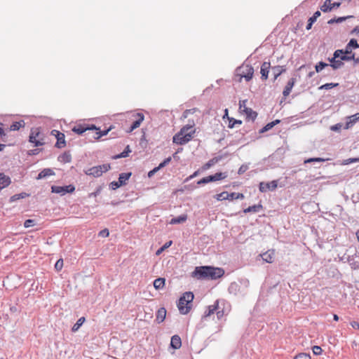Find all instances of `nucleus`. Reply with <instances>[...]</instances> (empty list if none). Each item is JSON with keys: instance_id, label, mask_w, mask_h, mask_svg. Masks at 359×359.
<instances>
[{"instance_id": "38", "label": "nucleus", "mask_w": 359, "mask_h": 359, "mask_svg": "<svg viewBox=\"0 0 359 359\" xmlns=\"http://www.w3.org/2000/svg\"><path fill=\"white\" fill-rule=\"evenodd\" d=\"M198 111V109L197 108H193V109H187L184 111L183 114H182V118H188L191 114H194V113Z\"/></svg>"}, {"instance_id": "2", "label": "nucleus", "mask_w": 359, "mask_h": 359, "mask_svg": "<svg viewBox=\"0 0 359 359\" xmlns=\"http://www.w3.org/2000/svg\"><path fill=\"white\" fill-rule=\"evenodd\" d=\"M194 298V295L191 292H184L180 298L177 304V308L181 314L186 315L189 313L192 307Z\"/></svg>"}, {"instance_id": "7", "label": "nucleus", "mask_w": 359, "mask_h": 359, "mask_svg": "<svg viewBox=\"0 0 359 359\" xmlns=\"http://www.w3.org/2000/svg\"><path fill=\"white\" fill-rule=\"evenodd\" d=\"M130 119L133 123L130 127L126 130V132L129 133L140 126L144 119V116L142 113H135L131 115Z\"/></svg>"}, {"instance_id": "32", "label": "nucleus", "mask_w": 359, "mask_h": 359, "mask_svg": "<svg viewBox=\"0 0 359 359\" xmlns=\"http://www.w3.org/2000/svg\"><path fill=\"white\" fill-rule=\"evenodd\" d=\"M72 160V156L69 153H64L58 157V161L63 163H69Z\"/></svg>"}, {"instance_id": "36", "label": "nucleus", "mask_w": 359, "mask_h": 359, "mask_svg": "<svg viewBox=\"0 0 359 359\" xmlns=\"http://www.w3.org/2000/svg\"><path fill=\"white\" fill-rule=\"evenodd\" d=\"M214 197L218 201L228 200V192L223 191L220 194H216Z\"/></svg>"}, {"instance_id": "47", "label": "nucleus", "mask_w": 359, "mask_h": 359, "mask_svg": "<svg viewBox=\"0 0 359 359\" xmlns=\"http://www.w3.org/2000/svg\"><path fill=\"white\" fill-rule=\"evenodd\" d=\"M62 267H63V260H62V259H60L56 262V263L55 264V269L56 271H60V270H62Z\"/></svg>"}, {"instance_id": "56", "label": "nucleus", "mask_w": 359, "mask_h": 359, "mask_svg": "<svg viewBox=\"0 0 359 359\" xmlns=\"http://www.w3.org/2000/svg\"><path fill=\"white\" fill-rule=\"evenodd\" d=\"M99 235L102 237H107L109 235V230L107 229H103L100 231Z\"/></svg>"}, {"instance_id": "40", "label": "nucleus", "mask_w": 359, "mask_h": 359, "mask_svg": "<svg viewBox=\"0 0 359 359\" xmlns=\"http://www.w3.org/2000/svg\"><path fill=\"white\" fill-rule=\"evenodd\" d=\"M340 53H342L341 50L339 49V50H337L334 51V56L331 59H329V60L331 63L330 65H333L334 63V62H336V60L339 57Z\"/></svg>"}, {"instance_id": "34", "label": "nucleus", "mask_w": 359, "mask_h": 359, "mask_svg": "<svg viewBox=\"0 0 359 359\" xmlns=\"http://www.w3.org/2000/svg\"><path fill=\"white\" fill-rule=\"evenodd\" d=\"M262 208V205H254L252 206L248 207V208L244 210L245 213L248 212H257Z\"/></svg>"}, {"instance_id": "62", "label": "nucleus", "mask_w": 359, "mask_h": 359, "mask_svg": "<svg viewBox=\"0 0 359 359\" xmlns=\"http://www.w3.org/2000/svg\"><path fill=\"white\" fill-rule=\"evenodd\" d=\"M244 195L241 193H236V198L235 199H243Z\"/></svg>"}, {"instance_id": "48", "label": "nucleus", "mask_w": 359, "mask_h": 359, "mask_svg": "<svg viewBox=\"0 0 359 359\" xmlns=\"http://www.w3.org/2000/svg\"><path fill=\"white\" fill-rule=\"evenodd\" d=\"M325 161L324 158H310L304 161V163H311V162H323Z\"/></svg>"}, {"instance_id": "26", "label": "nucleus", "mask_w": 359, "mask_h": 359, "mask_svg": "<svg viewBox=\"0 0 359 359\" xmlns=\"http://www.w3.org/2000/svg\"><path fill=\"white\" fill-rule=\"evenodd\" d=\"M165 284V279L163 278H158L154 280V287L156 290L163 289Z\"/></svg>"}, {"instance_id": "22", "label": "nucleus", "mask_w": 359, "mask_h": 359, "mask_svg": "<svg viewBox=\"0 0 359 359\" xmlns=\"http://www.w3.org/2000/svg\"><path fill=\"white\" fill-rule=\"evenodd\" d=\"M170 346L174 349H179L182 346L181 338L178 335H174L171 337Z\"/></svg>"}, {"instance_id": "54", "label": "nucleus", "mask_w": 359, "mask_h": 359, "mask_svg": "<svg viewBox=\"0 0 359 359\" xmlns=\"http://www.w3.org/2000/svg\"><path fill=\"white\" fill-rule=\"evenodd\" d=\"M209 182H210V177H209V176H208V177H205L202 178L201 180H200L197 182V184H207V183H209Z\"/></svg>"}, {"instance_id": "63", "label": "nucleus", "mask_w": 359, "mask_h": 359, "mask_svg": "<svg viewBox=\"0 0 359 359\" xmlns=\"http://www.w3.org/2000/svg\"><path fill=\"white\" fill-rule=\"evenodd\" d=\"M172 244V241H169L168 243H166L162 248L161 250H163L164 249L168 248Z\"/></svg>"}, {"instance_id": "12", "label": "nucleus", "mask_w": 359, "mask_h": 359, "mask_svg": "<svg viewBox=\"0 0 359 359\" xmlns=\"http://www.w3.org/2000/svg\"><path fill=\"white\" fill-rule=\"evenodd\" d=\"M278 187L276 180H273L270 182H260L259 184V189L261 192H266L268 190H275Z\"/></svg>"}, {"instance_id": "60", "label": "nucleus", "mask_w": 359, "mask_h": 359, "mask_svg": "<svg viewBox=\"0 0 359 359\" xmlns=\"http://www.w3.org/2000/svg\"><path fill=\"white\" fill-rule=\"evenodd\" d=\"M118 184H119V181H118V182H112L111 183L112 189H116V188H118V187L121 186V185H118Z\"/></svg>"}, {"instance_id": "39", "label": "nucleus", "mask_w": 359, "mask_h": 359, "mask_svg": "<svg viewBox=\"0 0 359 359\" xmlns=\"http://www.w3.org/2000/svg\"><path fill=\"white\" fill-rule=\"evenodd\" d=\"M339 85V83H325L324 85H322L319 87L320 90H330L334 87H336Z\"/></svg>"}, {"instance_id": "20", "label": "nucleus", "mask_w": 359, "mask_h": 359, "mask_svg": "<svg viewBox=\"0 0 359 359\" xmlns=\"http://www.w3.org/2000/svg\"><path fill=\"white\" fill-rule=\"evenodd\" d=\"M171 161V158L168 157L165 158L162 163L159 164L158 167L154 168L153 170H150L148 172V177H152L157 171H158L161 168L165 166L167 164H168Z\"/></svg>"}, {"instance_id": "58", "label": "nucleus", "mask_w": 359, "mask_h": 359, "mask_svg": "<svg viewBox=\"0 0 359 359\" xmlns=\"http://www.w3.org/2000/svg\"><path fill=\"white\" fill-rule=\"evenodd\" d=\"M236 193L233 192L231 194L228 193V200L229 201H233L236 198Z\"/></svg>"}, {"instance_id": "25", "label": "nucleus", "mask_w": 359, "mask_h": 359, "mask_svg": "<svg viewBox=\"0 0 359 359\" xmlns=\"http://www.w3.org/2000/svg\"><path fill=\"white\" fill-rule=\"evenodd\" d=\"M227 177L226 172H217L213 175H209L210 182L219 181L225 179Z\"/></svg>"}, {"instance_id": "17", "label": "nucleus", "mask_w": 359, "mask_h": 359, "mask_svg": "<svg viewBox=\"0 0 359 359\" xmlns=\"http://www.w3.org/2000/svg\"><path fill=\"white\" fill-rule=\"evenodd\" d=\"M358 120L359 113H356L352 116H347L345 128L348 129L351 128Z\"/></svg>"}, {"instance_id": "28", "label": "nucleus", "mask_w": 359, "mask_h": 359, "mask_svg": "<svg viewBox=\"0 0 359 359\" xmlns=\"http://www.w3.org/2000/svg\"><path fill=\"white\" fill-rule=\"evenodd\" d=\"M187 219V215H182L177 217L172 218L170 224H180L186 222Z\"/></svg>"}, {"instance_id": "5", "label": "nucleus", "mask_w": 359, "mask_h": 359, "mask_svg": "<svg viewBox=\"0 0 359 359\" xmlns=\"http://www.w3.org/2000/svg\"><path fill=\"white\" fill-rule=\"evenodd\" d=\"M29 142L34 144V147L42 146L45 144L43 135L41 133L39 128H35L31 130Z\"/></svg>"}, {"instance_id": "11", "label": "nucleus", "mask_w": 359, "mask_h": 359, "mask_svg": "<svg viewBox=\"0 0 359 359\" xmlns=\"http://www.w3.org/2000/svg\"><path fill=\"white\" fill-rule=\"evenodd\" d=\"M191 276L197 279H208V266H196Z\"/></svg>"}, {"instance_id": "43", "label": "nucleus", "mask_w": 359, "mask_h": 359, "mask_svg": "<svg viewBox=\"0 0 359 359\" xmlns=\"http://www.w3.org/2000/svg\"><path fill=\"white\" fill-rule=\"evenodd\" d=\"M348 47L351 48V49L359 48V43H358L357 40L355 39H351L350 41L347 43Z\"/></svg>"}, {"instance_id": "10", "label": "nucleus", "mask_w": 359, "mask_h": 359, "mask_svg": "<svg viewBox=\"0 0 359 359\" xmlns=\"http://www.w3.org/2000/svg\"><path fill=\"white\" fill-rule=\"evenodd\" d=\"M75 190L74 186L69 184L67 186H52L51 191L53 193L60 194L61 196L65 195L67 193H72Z\"/></svg>"}, {"instance_id": "64", "label": "nucleus", "mask_w": 359, "mask_h": 359, "mask_svg": "<svg viewBox=\"0 0 359 359\" xmlns=\"http://www.w3.org/2000/svg\"><path fill=\"white\" fill-rule=\"evenodd\" d=\"M316 19H317L318 17L320 16V12L317 11L316 12L314 13L313 15Z\"/></svg>"}, {"instance_id": "19", "label": "nucleus", "mask_w": 359, "mask_h": 359, "mask_svg": "<svg viewBox=\"0 0 359 359\" xmlns=\"http://www.w3.org/2000/svg\"><path fill=\"white\" fill-rule=\"evenodd\" d=\"M11 182V178L8 176L4 173H0V191L8 187Z\"/></svg>"}, {"instance_id": "14", "label": "nucleus", "mask_w": 359, "mask_h": 359, "mask_svg": "<svg viewBox=\"0 0 359 359\" xmlns=\"http://www.w3.org/2000/svg\"><path fill=\"white\" fill-rule=\"evenodd\" d=\"M219 309V300H216L212 305H210L207 307V310L205 311L203 318L205 319L210 317L211 315L215 313Z\"/></svg>"}, {"instance_id": "23", "label": "nucleus", "mask_w": 359, "mask_h": 359, "mask_svg": "<svg viewBox=\"0 0 359 359\" xmlns=\"http://www.w3.org/2000/svg\"><path fill=\"white\" fill-rule=\"evenodd\" d=\"M166 310L165 308H160L156 313V320L158 323H161L164 321L166 317Z\"/></svg>"}, {"instance_id": "33", "label": "nucleus", "mask_w": 359, "mask_h": 359, "mask_svg": "<svg viewBox=\"0 0 359 359\" xmlns=\"http://www.w3.org/2000/svg\"><path fill=\"white\" fill-rule=\"evenodd\" d=\"M86 318L84 317H81L76 323L73 325L72 328V332H76L79 330L80 327L85 323Z\"/></svg>"}, {"instance_id": "57", "label": "nucleus", "mask_w": 359, "mask_h": 359, "mask_svg": "<svg viewBox=\"0 0 359 359\" xmlns=\"http://www.w3.org/2000/svg\"><path fill=\"white\" fill-rule=\"evenodd\" d=\"M199 174V170L195 171L192 175H191L189 177H188L185 182H188L189 180L196 177Z\"/></svg>"}, {"instance_id": "24", "label": "nucleus", "mask_w": 359, "mask_h": 359, "mask_svg": "<svg viewBox=\"0 0 359 359\" xmlns=\"http://www.w3.org/2000/svg\"><path fill=\"white\" fill-rule=\"evenodd\" d=\"M25 123L23 120H20L19 121H15V122H13L8 130L9 131H15V130H18L20 128H24L25 127Z\"/></svg>"}, {"instance_id": "52", "label": "nucleus", "mask_w": 359, "mask_h": 359, "mask_svg": "<svg viewBox=\"0 0 359 359\" xmlns=\"http://www.w3.org/2000/svg\"><path fill=\"white\" fill-rule=\"evenodd\" d=\"M241 124L242 123V121H238V120H233V118L230 119L229 121V127L230 128H233L235 124Z\"/></svg>"}, {"instance_id": "51", "label": "nucleus", "mask_w": 359, "mask_h": 359, "mask_svg": "<svg viewBox=\"0 0 359 359\" xmlns=\"http://www.w3.org/2000/svg\"><path fill=\"white\" fill-rule=\"evenodd\" d=\"M34 224L35 223H34V219H29L25 220V222L24 223V226L25 228H29V227L33 226L34 225Z\"/></svg>"}, {"instance_id": "53", "label": "nucleus", "mask_w": 359, "mask_h": 359, "mask_svg": "<svg viewBox=\"0 0 359 359\" xmlns=\"http://www.w3.org/2000/svg\"><path fill=\"white\" fill-rule=\"evenodd\" d=\"M215 313H216L217 318L218 320L222 318L224 316V310L223 309L219 310V308L218 309L217 311H215Z\"/></svg>"}, {"instance_id": "29", "label": "nucleus", "mask_w": 359, "mask_h": 359, "mask_svg": "<svg viewBox=\"0 0 359 359\" xmlns=\"http://www.w3.org/2000/svg\"><path fill=\"white\" fill-rule=\"evenodd\" d=\"M320 10L323 13L330 12L332 10L331 0H325L324 4L320 6Z\"/></svg>"}, {"instance_id": "30", "label": "nucleus", "mask_w": 359, "mask_h": 359, "mask_svg": "<svg viewBox=\"0 0 359 359\" xmlns=\"http://www.w3.org/2000/svg\"><path fill=\"white\" fill-rule=\"evenodd\" d=\"M280 123V120H275L272 122H270L269 123H267L264 128H262L259 133H265L269 130H271L273 126H275L276 124L279 123Z\"/></svg>"}, {"instance_id": "1", "label": "nucleus", "mask_w": 359, "mask_h": 359, "mask_svg": "<svg viewBox=\"0 0 359 359\" xmlns=\"http://www.w3.org/2000/svg\"><path fill=\"white\" fill-rule=\"evenodd\" d=\"M194 121L183 126L172 137V142L177 144L183 145L188 143L196 133Z\"/></svg>"}, {"instance_id": "61", "label": "nucleus", "mask_w": 359, "mask_h": 359, "mask_svg": "<svg viewBox=\"0 0 359 359\" xmlns=\"http://www.w3.org/2000/svg\"><path fill=\"white\" fill-rule=\"evenodd\" d=\"M0 135L1 137L3 136H5L6 135V133L3 129V123H0Z\"/></svg>"}, {"instance_id": "44", "label": "nucleus", "mask_w": 359, "mask_h": 359, "mask_svg": "<svg viewBox=\"0 0 359 359\" xmlns=\"http://www.w3.org/2000/svg\"><path fill=\"white\" fill-rule=\"evenodd\" d=\"M26 196V194L25 193H21V194H15L13 196H12L10 198V201L11 202H13V201H15L17 200H19L20 198H25Z\"/></svg>"}, {"instance_id": "50", "label": "nucleus", "mask_w": 359, "mask_h": 359, "mask_svg": "<svg viewBox=\"0 0 359 359\" xmlns=\"http://www.w3.org/2000/svg\"><path fill=\"white\" fill-rule=\"evenodd\" d=\"M355 162H359V157L358 158H351L344 160L343 164L348 165L349 163H355Z\"/></svg>"}, {"instance_id": "49", "label": "nucleus", "mask_w": 359, "mask_h": 359, "mask_svg": "<svg viewBox=\"0 0 359 359\" xmlns=\"http://www.w3.org/2000/svg\"><path fill=\"white\" fill-rule=\"evenodd\" d=\"M312 351L314 355H320L323 352V349L319 346H314L312 348Z\"/></svg>"}, {"instance_id": "16", "label": "nucleus", "mask_w": 359, "mask_h": 359, "mask_svg": "<svg viewBox=\"0 0 359 359\" xmlns=\"http://www.w3.org/2000/svg\"><path fill=\"white\" fill-rule=\"evenodd\" d=\"M271 67L270 62H264L261 66L260 73L262 74V79L266 80L268 79V74L269 72V69Z\"/></svg>"}, {"instance_id": "42", "label": "nucleus", "mask_w": 359, "mask_h": 359, "mask_svg": "<svg viewBox=\"0 0 359 359\" xmlns=\"http://www.w3.org/2000/svg\"><path fill=\"white\" fill-rule=\"evenodd\" d=\"M294 359H311L309 354L306 353H300L294 357Z\"/></svg>"}, {"instance_id": "4", "label": "nucleus", "mask_w": 359, "mask_h": 359, "mask_svg": "<svg viewBox=\"0 0 359 359\" xmlns=\"http://www.w3.org/2000/svg\"><path fill=\"white\" fill-rule=\"evenodd\" d=\"M113 128L112 126H110L107 130H100L98 128H96L95 126L92 125L91 126H85L83 125H78L74 126L72 128V131L78 135H81L83 133H85L86 130H96L95 135L93 136V137L95 140H99L101 137L107 135L109 131H110Z\"/></svg>"}, {"instance_id": "8", "label": "nucleus", "mask_w": 359, "mask_h": 359, "mask_svg": "<svg viewBox=\"0 0 359 359\" xmlns=\"http://www.w3.org/2000/svg\"><path fill=\"white\" fill-rule=\"evenodd\" d=\"M247 100H241L239 102V109L241 112L245 114L246 118L254 120L256 118L257 114L253 111L251 108H248L246 106Z\"/></svg>"}, {"instance_id": "35", "label": "nucleus", "mask_w": 359, "mask_h": 359, "mask_svg": "<svg viewBox=\"0 0 359 359\" xmlns=\"http://www.w3.org/2000/svg\"><path fill=\"white\" fill-rule=\"evenodd\" d=\"M274 72V79L276 80L282 73L285 72V69L281 66H276L273 68Z\"/></svg>"}, {"instance_id": "41", "label": "nucleus", "mask_w": 359, "mask_h": 359, "mask_svg": "<svg viewBox=\"0 0 359 359\" xmlns=\"http://www.w3.org/2000/svg\"><path fill=\"white\" fill-rule=\"evenodd\" d=\"M328 66V64L325 63V62H318L316 67H315V69H316V72H320V71H322L325 67H327Z\"/></svg>"}, {"instance_id": "9", "label": "nucleus", "mask_w": 359, "mask_h": 359, "mask_svg": "<svg viewBox=\"0 0 359 359\" xmlns=\"http://www.w3.org/2000/svg\"><path fill=\"white\" fill-rule=\"evenodd\" d=\"M224 274L223 269L208 266V279L216 280L223 276Z\"/></svg>"}, {"instance_id": "18", "label": "nucleus", "mask_w": 359, "mask_h": 359, "mask_svg": "<svg viewBox=\"0 0 359 359\" xmlns=\"http://www.w3.org/2000/svg\"><path fill=\"white\" fill-rule=\"evenodd\" d=\"M260 255L264 262L273 263L274 261L275 251L273 250H268Z\"/></svg>"}, {"instance_id": "45", "label": "nucleus", "mask_w": 359, "mask_h": 359, "mask_svg": "<svg viewBox=\"0 0 359 359\" xmlns=\"http://www.w3.org/2000/svg\"><path fill=\"white\" fill-rule=\"evenodd\" d=\"M130 152V149L129 148V146H127L126 149L123 152H121L120 154H118L116 156V158H125L128 156V154Z\"/></svg>"}, {"instance_id": "13", "label": "nucleus", "mask_w": 359, "mask_h": 359, "mask_svg": "<svg viewBox=\"0 0 359 359\" xmlns=\"http://www.w3.org/2000/svg\"><path fill=\"white\" fill-rule=\"evenodd\" d=\"M51 133L55 136L57 138V142L55 144V147L57 148H63L66 145L65 135L62 133H60L58 130H53Z\"/></svg>"}, {"instance_id": "27", "label": "nucleus", "mask_w": 359, "mask_h": 359, "mask_svg": "<svg viewBox=\"0 0 359 359\" xmlns=\"http://www.w3.org/2000/svg\"><path fill=\"white\" fill-rule=\"evenodd\" d=\"M54 172L50 168L43 169L42 171L39 172L38 177H36L38 180L42 179L48 176L53 175Z\"/></svg>"}, {"instance_id": "59", "label": "nucleus", "mask_w": 359, "mask_h": 359, "mask_svg": "<svg viewBox=\"0 0 359 359\" xmlns=\"http://www.w3.org/2000/svg\"><path fill=\"white\" fill-rule=\"evenodd\" d=\"M351 325L353 328L359 330V323L358 322L353 321L351 323Z\"/></svg>"}, {"instance_id": "21", "label": "nucleus", "mask_w": 359, "mask_h": 359, "mask_svg": "<svg viewBox=\"0 0 359 359\" xmlns=\"http://www.w3.org/2000/svg\"><path fill=\"white\" fill-rule=\"evenodd\" d=\"M294 83H295L294 78L290 79V81L287 82V83L285 86V87L283 90V95L285 97H287L290 95L293 86H294Z\"/></svg>"}, {"instance_id": "6", "label": "nucleus", "mask_w": 359, "mask_h": 359, "mask_svg": "<svg viewBox=\"0 0 359 359\" xmlns=\"http://www.w3.org/2000/svg\"><path fill=\"white\" fill-rule=\"evenodd\" d=\"M110 168L109 164H104L102 165H97L92 167L85 171V173L88 175H92L95 177H98L102 175V173L107 172Z\"/></svg>"}, {"instance_id": "46", "label": "nucleus", "mask_w": 359, "mask_h": 359, "mask_svg": "<svg viewBox=\"0 0 359 359\" xmlns=\"http://www.w3.org/2000/svg\"><path fill=\"white\" fill-rule=\"evenodd\" d=\"M343 60H339V58L334 62L333 65H330V66L334 69H337L340 67H341L344 65V63L342 62Z\"/></svg>"}, {"instance_id": "37", "label": "nucleus", "mask_w": 359, "mask_h": 359, "mask_svg": "<svg viewBox=\"0 0 359 359\" xmlns=\"http://www.w3.org/2000/svg\"><path fill=\"white\" fill-rule=\"evenodd\" d=\"M217 162V158H212L203 165L202 169L203 170H208L210 167H212L213 165H215Z\"/></svg>"}, {"instance_id": "3", "label": "nucleus", "mask_w": 359, "mask_h": 359, "mask_svg": "<svg viewBox=\"0 0 359 359\" xmlns=\"http://www.w3.org/2000/svg\"><path fill=\"white\" fill-rule=\"evenodd\" d=\"M254 74L253 67L248 64H243L236 70L235 77L238 82H241L243 79L246 81H250Z\"/></svg>"}, {"instance_id": "31", "label": "nucleus", "mask_w": 359, "mask_h": 359, "mask_svg": "<svg viewBox=\"0 0 359 359\" xmlns=\"http://www.w3.org/2000/svg\"><path fill=\"white\" fill-rule=\"evenodd\" d=\"M131 175L130 172H123L120 174L118 177L119 184L118 185H123L126 184V181L128 180Z\"/></svg>"}, {"instance_id": "55", "label": "nucleus", "mask_w": 359, "mask_h": 359, "mask_svg": "<svg viewBox=\"0 0 359 359\" xmlns=\"http://www.w3.org/2000/svg\"><path fill=\"white\" fill-rule=\"evenodd\" d=\"M248 169V165H242L239 169H238V173L239 175H241L243 173H244Z\"/></svg>"}, {"instance_id": "15", "label": "nucleus", "mask_w": 359, "mask_h": 359, "mask_svg": "<svg viewBox=\"0 0 359 359\" xmlns=\"http://www.w3.org/2000/svg\"><path fill=\"white\" fill-rule=\"evenodd\" d=\"M355 54L352 53L351 48L346 46L345 49L344 50V55L341 56V60L349 61L353 60L355 62Z\"/></svg>"}]
</instances>
